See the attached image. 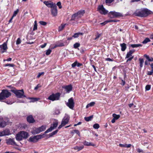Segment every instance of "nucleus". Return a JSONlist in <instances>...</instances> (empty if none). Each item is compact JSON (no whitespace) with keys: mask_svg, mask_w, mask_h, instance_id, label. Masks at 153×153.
I'll list each match as a JSON object with an SVG mask.
<instances>
[{"mask_svg":"<svg viewBox=\"0 0 153 153\" xmlns=\"http://www.w3.org/2000/svg\"><path fill=\"white\" fill-rule=\"evenodd\" d=\"M93 127L94 128L97 129L99 128L100 126L98 124L96 123L94 125Z\"/></svg>","mask_w":153,"mask_h":153,"instance_id":"de8ad7c7","label":"nucleus"},{"mask_svg":"<svg viewBox=\"0 0 153 153\" xmlns=\"http://www.w3.org/2000/svg\"><path fill=\"white\" fill-rule=\"evenodd\" d=\"M61 41H59L57 43L58 45V46H59V47L64 46L65 45L64 44V43L61 42Z\"/></svg>","mask_w":153,"mask_h":153,"instance_id":"a19ab883","label":"nucleus"},{"mask_svg":"<svg viewBox=\"0 0 153 153\" xmlns=\"http://www.w3.org/2000/svg\"><path fill=\"white\" fill-rule=\"evenodd\" d=\"M6 143L8 145H16V143L14 141V139L10 138L7 140Z\"/></svg>","mask_w":153,"mask_h":153,"instance_id":"f8f14e48","label":"nucleus"},{"mask_svg":"<svg viewBox=\"0 0 153 153\" xmlns=\"http://www.w3.org/2000/svg\"><path fill=\"white\" fill-rule=\"evenodd\" d=\"M114 0H106L105 3L106 4H110L114 1Z\"/></svg>","mask_w":153,"mask_h":153,"instance_id":"864d4df0","label":"nucleus"},{"mask_svg":"<svg viewBox=\"0 0 153 153\" xmlns=\"http://www.w3.org/2000/svg\"><path fill=\"white\" fill-rule=\"evenodd\" d=\"M153 73V70H152L151 71H148L147 74L149 75H152Z\"/></svg>","mask_w":153,"mask_h":153,"instance_id":"052dcab7","label":"nucleus"},{"mask_svg":"<svg viewBox=\"0 0 153 153\" xmlns=\"http://www.w3.org/2000/svg\"><path fill=\"white\" fill-rule=\"evenodd\" d=\"M28 99L31 100L30 102H34L36 101H37L38 100L39 98H29Z\"/></svg>","mask_w":153,"mask_h":153,"instance_id":"72a5a7b5","label":"nucleus"},{"mask_svg":"<svg viewBox=\"0 0 153 153\" xmlns=\"http://www.w3.org/2000/svg\"><path fill=\"white\" fill-rule=\"evenodd\" d=\"M0 48L1 50H7V42H4L2 45H0Z\"/></svg>","mask_w":153,"mask_h":153,"instance_id":"aec40b11","label":"nucleus"},{"mask_svg":"<svg viewBox=\"0 0 153 153\" xmlns=\"http://www.w3.org/2000/svg\"><path fill=\"white\" fill-rule=\"evenodd\" d=\"M27 122L30 123H33L35 122V120L31 115L27 117Z\"/></svg>","mask_w":153,"mask_h":153,"instance_id":"6ab92c4d","label":"nucleus"},{"mask_svg":"<svg viewBox=\"0 0 153 153\" xmlns=\"http://www.w3.org/2000/svg\"><path fill=\"white\" fill-rule=\"evenodd\" d=\"M20 133L23 138L26 139L29 136L28 134L25 131H21Z\"/></svg>","mask_w":153,"mask_h":153,"instance_id":"dca6fc26","label":"nucleus"},{"mask_svg":"<svg viewBox=\"0 0 153 153\" xmlns=\"http://www.w3.org/2000/svg\"><path fill=\"white\" fill-rule=\"evenodd\" d=\"M108 16L110 18L112 19L123 16V15L120 13L116 12L115 11H111L109 13Z\"/></svg>","mask_w":153,"mask_h":153,"instance_id":"20e7f679","label":"nucleus"},{"mask_svg":"<svg viewBox=\"0 0 153 153\" xmlns=\"http://www.w3.org/2000/svg\"><path fill=\"white\" fill-rule=\"evenodd\" d=\"M149 61H148V60H146L145 62V65H147L150 64L148 62Z\"/></svg>","mask_w":153,"mask_h":153,"instance_id":"338daca9","label":"nucleus"},{"mask_svg":"<svg viewBox=\"0 0 153 153\" xmlns=\"http://www.w3.org/2000/svg\"><path fill=\"white\" fill-rule=\"evenodd\" d=\"M83 143L85 146H94L95 145L93 144V143L91 142H88L86 141H85Z\"/></svg>","mask_w":153,"mask_h":153,"instance_id":"4be33fe9","label":"nucleus"},{"mask_svg":"<svg viewBox=\"0 0 153 153\" xmlns=\"http://www.w3.org/2000/svg\"><path fill=\"white\" fill-rule=\"evenodd\" d=\"M95 104V102H91L87 105L86 106V108H88L89 107L93 106Z\"/></svg>","mask_w":153,"mask_h":153,"instance_id":"c9c22d12","label":"nucleus"},{"mask_svg":"<svg viewBox=\"0 0 153 153\" xmlns=\"http://www.w3.org/2000/svg\"><path fill=\"white\" fill-rule=\"evenodd\" d=\"M134 58V56H132L131 57H130L128 58V59L126 61V62H127L128 61H131Z\"/></svg>","mask_w":153,"mask_h":153,"instance_id":"13d9d810","label":"nucleus"},{"mask_svg":"<svg viewBox=\"0 0 153 153\" xmlns=\"http://www.w3.org/2000/svg\"><path fill=\"white\" fill-rule=\"evenodd\" d=\"M40 132L39 128H36L35 129L31 131V133L33 134H39Z\"/></svg>","mask_w":153,"mask_h":153,"instance_id":"412c9836","label":"nucleus"},{"mask_svg":"<svg viewBox=\"0 0 153 153\" xmlns=\"http://www.w3.org/2000/svg\"><path fill=\"white\" fill-rule=\"evenodd\" d=\"M51 50H50V49H48V50L46 51V54L47 55H49L51 53Z\"/></svg>","mask_w":153,"mask_h":153,"instance_id":"09e8293b","label":"nucleus"},{"mask_svg":"<svg viewBox=\"0 0 153 153\" xmlns=\"http://www.w3.org/2000/svg\"><path fill=\"white\" fill-rule=\"evenodd\" d=\"M80 46V44L79 43H76L74 44L73 45L74 48L76 49L79 47Z\"/></svg>","mask_w":153,"mask_h":153,"instance_id":"ea45409f","label":"nucleus"},{"mask_svg":"<svg viewBox=\"0 0 153 153\" xmlns=\"http://www.w3.org/2000/svg\"><path fill=\"white\" fill-rule=\"evenodd\" d=\"M6 125V123L4 121L2 118L0 117V127H4Z\"/></svg>","mask_w":153,"mask_h":153,"instance_id":"2eb2a0df","label":"nucleus"},{"mask_svg":"<svg viewBox=\"0 0 153 153\" xmlns=\"http://www.w3.org/2000/svg\"><path fill=\"white\" fill-rule=\"evenodd\" d=\"M134 52L135 50H134L129 51V52L127 53L125 59H126L132 56V54Z\"/></svg>","mask_w":153,"mask_h":153,"instance_id":"f3484780","label":"nucleus"},{"mask_svg":"<svg viewBox=\"0 0 153 153\" xmlns=\"http://www.w3.org/2000/svg\"><path fill=\"white\" fill-rule=\"evenodd\" d=\"M4 136L8 135L10 134V132L9 130L6 129L2 131Z\"/></svg>","mask_w":153,"mask_h":153,"instance_id":"b1692460","label":"nucleus"},{"mask_svg":"<svg viewBox=\"0 0 153 153\" xmlns=\"http://www.w3.org/2000/svg\"><path fill=\"white\" fill-rule=\"evenodd\" d=\"M58 131L57 130H55V131H53L52 133H50L49 134L50 137H51L53 135H55L57 133Z\"/></svg>","mask_w":153,"mask_h":153,"instance_id":"37998d69","label":"nucleus"},{"mask_svg":"<svg viewBox=\"0 0 153 153\" xmlns=\"http://www.w3.org/2000/svg\"><path fill=\"white\" fill-rule=\"evenodd\" d=\"M151 88V86L149 85H147L145 87L146 90V91L149 90Z\"/></svg>","mask_w":153,"mask_h":153,"instance_id":"5fc2aeb1","label":"nucleus"},{"mask_svg":"<svg viewBox=\"0 0 153 153\" xmlns=\"http://www.w3.org/2000/svg\"><path fill=\"white\" fill-rule=\"evenodd\" d=\"M79 17L77 16L76 13L74 14L72 16L70 20L74 21L76 19H79Z\"/></svg>","mask_w":153,"mask_h":153,"instance_id":"393cba45","label":"nucleus"},{"mask_svg":"<svg viewBox=\"0 0 153 153\" xmlns=\"http://www.w3.org/2000/svg\"><path fill=\"white\" fill-rule=\"evenodd\" d=\"M121 47V50L122 51H124L126 48V44L125 43H123L120 44Z\"/></svg>","mask_w":153,"mask_h":153,"instance_id":"a878e982","label":"nucleus"},{"mask_svg":"<svg viewBox=\"0 0 153 153\" xmlns=\"http://www.w3.org/2000/svg\"><path fill=\"white\" fill-rule=\"evenodd\" d=\"M85 10H81L79 11L76 13L77 16L79 17V18L81 17L83 14L85 13Z\"/></svg>","mask_w":153,"mask_h":153,"instance_id":"a211bd4d","label":"nucleus"},{"mask_svg":"<svg viewBox=\"0 0 153 153\" xmlns=\"http://www.w3.org/2000/svg\"><path fill=\"white\" fill-rule=\"evenodd\" d=\"M46 126H41L39 127L40 132L44 131L46 128Z\"/></svg>","mask_w":153,"mask_h":153,"instance_id":"473e14b6","label":"nucleus"},{"mask_svg":"<svg viewBox=\"0 0 153 153\" xmlns=\"http://www.w3.org/2000/svg\"><path fill=\"white\" fill-rule=\"evenodd\" d=\"M82 65V63H78L77 61V65L76 66L78 67H79Z\"/></svg>","mask_w":153,"mask_h":153,"instance_id":"774afa93","label":"nucleus"},{"mask_svg":"<svg viewBox=\"0 0 153 153\" xmlns=\"http://www.w3.org/2000/svg\"><path fill=\"white\" fill-rule=\"evenodd\" d=\"M150 41V40L149 38H146L142 42V43L143 44H146Z\"/></svg>","mask_w":153,"mask_h":153,"instance_id":"4c0bfd02","label":"nucleus"},{"mask_svg":"<svg viewBox=\"0 0 153 153\" xmlns=\"http://www.w3.org/2000/svg\"><path fill=\"white\" fill-rule=\"evenodd\" d=\"M66 25V24H61V25L59 26V28H58V31H62L63 28L65 27V25Z\"/></svg>","mask_w":153,"mask_h":153,"instance_id":"c756f323","label":"nucleus"},{"mask_svg":"<svg viewBox=\"0 0 153 153\" xmlns=\"http://www.w3.org/2000/svg\"><path fill=\"white\" fill-rule=\"evenodd\" d=\"M51 14L53 16H56L57 14V6L56 7H54L51 10Z\"/></svg>","mask_w":153,"mask_h":153,"instance_id":"ddd939ff","label":"nucleus"},{"mask_svg":"<svg viewBox=\"0 0 153 153\" xmlns=\"http://www.w3.org/2000/svg\"><path fill=\"white\" fill-rule=\"evenodd\" d=\"M77 65V61H75L71 65L72 68H74Z\"/></svg>","mask_w":153,"mask_h":153,"instance_id":"6e6d98bb","label":"nucleus"},{"mask_svg":"<svg viewBox=\"0 0 153 153\" xmlns=\"http://www.w3.org/2000/svg\"><path fill=\"white\" fill-rule=\"evenodd\" d=\"M142 46V45L140 44H134L130 45V46L133 48H137L139 47H141Z\"/></svg>","mask_w":153,"mask_h":153,"instance_id":"2f4dec72","label":"nucleus"},{"mask_svg":"<svg viewBox=\"0 0 153 153\" xmlns=\"http://www.w3.org/2000/svg\"><path fill=\"white\" fill-rule=\"evenodd\" d=\"M96 33L97 34L95 35L96 37L94 39L95 40H96L98 39L100 37L101 35V34H99V33L98 32H97Z\"/></svg>","mask_w":153,"mask_h":153,"instance_id":"c03bdc74","label":"nucleus"},{"mask_svg":"<svg viewBox=\"0 0 153 153\" xmlns=\"http://www.w3.org/2000/svg\"><path fill=\"white\" fill-rule=\"evenodd\" d=\"M93 118V115H91L88 117H85L84 119L86 121H89L91 120Z\"/></svg>","mask_w":153,"mask_h":153,"instance_id":"f704fd0d","label":"nucleus"},{"mask_svg":"<svg viewBox=\"0 0 153 153\" xmlns=\"http://www.w3.org/2000/svg\"><path fill=\"white\" fill-rule=\"evenodd\" d=\"M74 132L77 134L79 136H80V133L78 130H74Z\"/></svg>","mask_w":153,"mask_h":153,"instance_id":"e2e57ef3","label":"nucleus"},{"mask_svg":"<svg viewBox=\"0 0 153 153\" xmlns=\"http://www.w3.org/2000/svg\"><path fill=\"white\" fill-rule=\"evenodd\" d=\"M11 94L7 90H3L0 94V100H2L10 96Z\"/></svg>","mask_w":153,"mask_h":153,"instance_id":"7ed1b4c3","label":"nucleus"},{"mask_svg":"<svg viewBox=\"0 0 153 153\" xmlns=\"http://www.w3.org/2000/svg\"><path fill=\"white\" fill-rule=\"evenodd\" d=\"M58 125V121L57 120L55 121L51 125V127L49 128L46 131H45V133H47L49 132H51L55 128H56Z\"/></svg>","mask_w":153,"mask_h":153,"instance_id":"1a4fd4ad","label":"nucleus"},{"mask_svg":"<svg viewBox=\"0 0 153 153\" xmlns=\"http://www.w3.org/2000/svg\"><path fill=\"white\" fill-rule=\"evenodd\" d=\"M69 119V116L67 115H65L61 123L65 126L68 123Z\"/></svg>","mask_w":153,"mask_h":153,"instance_id":"9b49d317","label":"nucleus"},{"mask_svg":"<svg viewBox=\"0 0 153 153\" xmlns=\"http://www.w3.org/2000/svg\"><path fill=\"white\" fill-rule=\"evenodd\" d=\"M143 56L144 57H145L149 62H152L153 61V58L151 57L150 58L149 56L148 55L146 54H145L143 55Z\"/></svg>","mask_w":153,"mask_h":153,"instance_id":"cd10ccee","label":"nucleus"},{"mask_svg":"<svg viewBox=\"0 0 153 153\" xmlns=\"http://www.w3.org/2000/svg\"><path fill=\"white\" fill-rule=\"evenodd\" d=\"M46 45L47 43H45L44 44L41 45L40 47L41 48H44L46 46Z\"/></svg>","mask_w":153,"mask_h":153,"instance_id":"69168bd1","label":"nucleus"},{"mask_svg":"<svg viewBox=\"0 0 153 153\" xmlns=\"http://www.w3.org/2000/svg\"><path fill=\"white\" fill-rule=\"evenodd\" d=\"M42 138V136L40 135L34 136L30 137L28 141L33 143L36 142Z\"/></svg>","mask_w":153,"mask_h":153,"instance_id":"423d86ee","label":"nucleus"},{"mask_svg":"<svg viewBox=\"0 0 153 153\" xmlns=\"http://www.w3.org/2000/svg\"><path fill=\"white\" fill-rule=\"evenodd\" d=\"M15 66V65L14 64H7L5 65V66H10L11 67H14Z\"/></svg>","mask_w":153,"mask_h":153,"instance_id":"3c124183","label":"nucleus"},{"mask_svg":"<svg viewBox=\"0 0 153 153\" xmlns=\"http://www.w3.org/2000/svg\"><path fill=\"white\" fill-rule=\"evenodd\" d=\"M44 74V72H43L39 73L37 76H43Z\"/></svg>","mask_w":153,"mask_h":153,"instance_id":"4d7b16f0","label":"nucleus"},{"mask_svg":"<svg viewBox=\"0 0 153 153\" xmlns=\"http://www.w3.org/2000/svg\"><path fill=\"white\" fill-rule=\"evenodd\" d=\"M39 23L41 25L43 26H45L47 24V23L46 22L43 21H40L39 22Z\"/></svg>","mask_w":153,"mask_h":153,"instance_id":"49530a36","label":"nucleus"},{"mask_svg":"<svg viewBox=\"0 0 153 153\" xmlns=\"http://www.w3.org/2000/svg\"><path fill=\"white\" fill-rule=\"evenodd\" d=\"M108 22H107V21H106L100 23V25H102V26H103L105 25Z\"/></svg>","mask_w":153,"mask_h":153,"instance_id":"0e129e2a","label":"nucleus"},{"mask_svg":"<svg viewBox=\"0 0 153 153\" xmlns=\"http://www.w3.org/2000/svg\"><path fill=\"white\" fill-rule=\"evenodd\" d=\"M21 40L20 38H19L17 39L16 41V44L17 45H19L21 43Z\"/></svg>","mask_w":153,"mask_h":153,"instance_id":"8fccbe9b","label":"nucleus"},{"mask_svg":"<svg viewBox=\"0 0 153 153\" xmlns=\"http://www.w3.org/2000/svg\"><path fill=\"white\" fill-rule=\"evenodd\" d=\"M16 140L18 141H20L22 140L23 138L20 132L16 135Z\"/></svg>","mask_w":153,"mask_h":153,"instance_id":"5701e85b","label":"nucleus"},{"mask_svg":"<svg viewBox=\"0 0 153 153\" xmlns=\"http://www.w3.org/2000/svg\"><path fill=\"white\" fill-rule=\"evenodd\" d=\"M66 105L70 109H73L74 106V102L73 98L71 97L69 99L68 102H67Z\"/></svg>","mask_w":153,"mask_h":153,"instance_id":"6e6552de","label":"nucleus"},{"mask_svg":"<svg viewBox=\"0 0 153 153\" xmlns=\"http://www.w3.org/2000/svg\"><path fill=\"white\" fill-rule=\"evenodd\" d=\"M60 96V94L59 93L55 94H53L48 97V99L52 101L58 100L59 99Z\"/></svg>","mask_w":153,"mask_h":153,"instance_id":"39448f33","label":"nucleus"},{"mask_svg":"<svg viewBox=\"0 0 153 153\" xmlns=\"http://www.w3.org/2000/svg\"><path fill=\"white\" fill-rule=\"evenodd\" d=\"M113 118L116 120L118 119L120 117L119 115H117L115 114H113L112 115Z\"/></svg>","mask_w":153,"mask_h":153,"instance_id":"e433bc0d","label":"nucleus"},{"mask_svg":"<svg viewBox=\"0 0 153 153\" xmlns=\"http://www.w3.org/2000/svg\"><path fill=\"white\" fill-rule=\"evenodd\" d=\"M41 85L40 84H39L37 85L36 87H35L34 88V90H37L38 88L41 87Z\"/></svg>","mask_w":153,"mask_h":153,"instance_id":"bf43d9fd","label":"nucleus"},{"mask_svg":"<svg viewBox=\"0 0 153 153\" xmlns=\"http://www.w3.org/2000/svg\"><path fill=\"white\" fill-rule=\"evenodd\" d=\"M11 91L15 94L17 97L19 98L26 97V96L24 94V93L23 89L21 90H11Z\"/></svg>","mask_w":153,"mask_h":153,"instance_id":"f03ea898","label":"nucleus"},{"mask_svg":"<svg viewBox=\"0 0 153 153\" xmlns=\"http://www.w3.org/2000/svg\"><path fill=\"white\" fill-rule=\"evenodd\" d=\"M105 60L108 61H114V59L110 58H107L105 59Z\"/></svg>","mask_w":153,"mask_h":153,"instance_id":"680f3d73","label":"nucleus"},{"mask_svg":"<svg viewBox=\"0 0 153 153\" xmlns=\"http://www.w3.org/2000/svg\"><path fill=\"white\" fill-rule=\"evenodd\" d=\"M83 34V33L81 32H78L75 33L74 35L73 36V37L74 38H76L79 37V35H82Z\"/></svg>","mask_w":153,"mask_h":153,"instance_id":"bb28decb","label":"nucleus"},{"mask_svg":"<svg viewBox=\"0 0 153 153\" xmlns=\"http://www.w3.org/2000/svg\"><path fill=\"white\" fill-rule=\"evenodd\" d=\"M84 146L82 145L80 146H76L74 147V149L75 150H77L78 151H79L84 148Z\"/></svg>","mask_w":153,"mask_h":153,"instance_id":"7c9ffc66","label":"nucleus"},{"mask_svg":"<svg viewBox=\"0 0 153 153\" xmlns=\"http://www.w3.org/2000/svg\"><path fill=\"white\" fill-rule=\"evenodd\" d=\"M56 5L59 7V9H61L62 8V6L61 5V3L60 1L58 2L57 3Z\"/></svg>","mask_w":153,"mask_h":153,"instance_id":"603ef678","label":"nucleus"},{"mask_svg":"<svg viewBox=\"0 0 153 153\" xmlns=\"http://www.w3.org/2000/svg\"><path fill=\"white\" fill-rule=\"evenodd\" d=\"M63 88H64L65 89L67 92L69 93L72 90V87L71 85H70L63 87Z\"/></svg>","mask_w":153,"mask_h":153,"instance_id":"4468645a","label":"nucleus"},{"mask_svg":"<svg viewBox=\"0 0 153 153\" xmlns=\"http://www.w3.org/2000/svg\"><path fill=\"white\" fill-rule=\"evenodd\" d=\"M37 25L36 21H35L34 22V26H33V31H35L37 29Z\"/></svg>","mask_w":153,"mask_h":153,"instance_id":"58836bf2","label":"nucleus"},{"mask_svg":"<svg viewBox=\"0 0 153 153\" xmlns=\"http://www.w3.org/2000/svg\"><path fill=\"white\" fill-rule=\"evenodd\" d=\"M97 10L101 14L105 15L108 13V11L106 10L102 5H99L97 7Z\"/></svg>","mask_w":153,"mask_h":153,"instance_id":"0eeeda50","label":"nucleus"},{"mask_svg":"<svg viewBox=\"0 0 153 153\" xmlns=\"http://www.w3.org/2000/svg\"><path fill=\"white\" fill-rule=\"evenodd\" d=\"M120 20H117V19H110L108 20H107V22H108H108H119Z\"/></svg>","mask_w":153,"mask_h":153,"instance_id":"79ce46f5","label":"nucleus"},{"mask_svg":"<svg viewBox=\"0 0 153 153\" xmlns=\"http://www.w3.org/2000/svg\"><path fill=\"white\" fill-rule=\"evenodd\" d=\"M139 61L140 67V68H141L143 66V64L144 62V59L143 58H140L139 59Z\"/></svg>","mask_w":153,"mask_h":153,"instance_id":"c85d7f7f","label":"nucleus"},{"mask_svg":"<svg viewBox=\"0 0 153 153\" xmlns=\"http://www.w3.org/2000/svg\"><path fill=\"white\" fill-rule=\"evenodd\" d=\"M19 11V9H17L14 12L13 15L12 16L13 17H14L16 16L18 13Z\"/></svg>","mask_w":153,"mask_h":153,"instance_id":"a18cd8bd","label":"nucleus"},{"mask_svg":"<svg viewBox=\"0 0 153 153\" xmlns=\"http://www.w3.org/2000/svg\"><path fill=\"white\" fill-rule=\"evenodd\" d=\"M48 7H50L51 9L54 7H56V4L53 2H49L48 1H45L43 2Z\"/></svg>","mask_w":153,"mask_h":153,"instance_id":"9d476101","label":"nucleus"},{"mask_svg":"<svg viewBox=\"0 0 153 153\" xmlns=\"http://www.w3.org/2000/svg\"><path fill=\"white\" fill-rule=\"evenodd\" d=\"M152 11L147 8H143L137 10L134 13L136 16L141 17H146L151 14Z\"/></svg>","mask_w":153,"mask_h":153,"instance_id":"f257e3e1","label":"nucleus"}]
</instances>
